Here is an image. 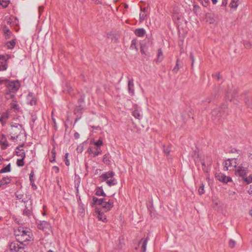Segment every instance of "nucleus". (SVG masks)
<instances>
[{
	"mask_svg": "<svg viewBox=\"0 0 252 252\" xmlns=\"http://www.w3.org/2000/svg\"><path fill=\"white\" fill-rule=\"evenodd\" d=\"M51 153L53 156V160H50V161L51 162H53V161H55V155H56V152H55V151L54 149H53L52 150V152H51Z\"/></svg>",
	"mask_w": 252,
	"mask_h": 252,
	"instance_id": "57",
	"label": "nucleus"
},
{
	"mask_svg": "<svg viewBox=\"0 0 252 252\" xmlns=\"http://www.w3.org/2000/svg\"><path fill=\"white\" fill-rule=\"evenodd\" d=\"M53 168L55 170L56 173H58L59 172V168L58 166H54Z\"/></svg>",
	"mask_w": 252,
	"mask_h": 252,
	"instance_id": "60",
	"label": "nucleus"
},
{
	"mask_svg": "<svg viewBox=\"0 0 252 252\" xmlns=\"http://www.w3.org/2000/svg\"><path fill=\"white\" fill-rule=\"evenodd\" d=\"M30 98H32V99L28 103L31 105H35L36 103V100L35 98L34 97H32V95L29 94L28 96V98L30 99Z\"/></svg>",
	"mask_w": 252,
	"mask_h": 252,
	"instance_id": "38",
	"label": "nucleus"
},
{
	"mask_svg": "<svg viewBox=\"0 0 252 252\" xmlns=\"http://www.w3.org/2000/svg\"><path fill=\"white\" fill-rule=\"evenodd\" d=\"M163 59L162 51L161 49H158V51L157 62H160Z\"/></svg>",
	"mask_w": 252,
	"mask_h": 252,
	"instance_id": "30",
	"label": "nucleus"
},
{
	"mask_svg": "<svg viewBox=\"0 0 252 252\" xmlns=\"http://www.w3.org/2000/svg\"><path fill=\"white\" fill-rule=\"evenodd\" d=\"M135 110L132 111V116L136 119H140L141 118V115L138 109V106L137 105H134Z\"/></svg>",
	"mask_w": 252,
	"mask_h": 252,
	"instance_id": "19",
	"label": "nucleus"
},
{
	"mask_svg": "<svg viewBox=\"0 0 252 252\" xmlns=\"http://www.w3.org/2000/svg\"><path fill=\"white\" fill-rule=\"evenodd\" d=\"M10 167V163H9L5 167H3L1 170H0V173L10 172L11 170Z\"/></svg>",
	"mask_w": 252,
	"mask_h": 252,
	"instance_id": "33",
	"label": "nucleus"
},
{
	"mask_svg": "<svg viewBox=\"0 0 252 252\" xmlns=\"http://www.w3.org/2000/svg\"><path fill=\"white\" fill-rule=\"evenodd\" d=\"M24 159H23V158H21L20 159H18L17 160V162H16V164L18 166H19V167H22V166H23L24 165Z\"/></svg>",
	"mask_w": 252,
	"mask_h": 252,
	"instance_id": "43",
	"label": "nucleus"
},
{
	"mask_svg": "<svg viewBox=\"0 0 252 252\" xmlns=\"http://www.w3.org/2000/svg\"><path fill=\"white\" fill-rule=\"evenodd\" d=\"M163 151L167 155H168L170 152V150L169 149V147H163Z\"/></svg>",
	"mask_w": 252,
	"mask_h": 252,
	"instance_id": "55",
	"label": "nucleus"
},
{
	"mask_svg": "<svg viewBox=\"0 0 252 252\" xmlns=\"http://www.w3.org/2000/svg\"><path fill=\"white\" fill-rule=\"evenodd\" d=\"M88 152L89 154H93L94 151L93 150V149L92 148L89 147L88 149Z\"/></svg>",
	"mask_w": 252,
	"mask_h": 252,
	"instance_id": "64",
	"label": "nucleus"
},
{
	"mask_svg": "<svg viewBox=\"0 0 252 252\" xmlns=\"http://www.w3.org/2000/svg\"><path fill=\"white\" fill-rule=\"evenodd\" d=\"M50 227V223L46 221H40L39 223L37 224V227L38 229L42 230H46Z\"/></svg>",
	"mask_w": 252,
	"mask_h": 252,
	"instance_id": "13",
	"label": "nucleus"
},
{
	"mask_svg": "<svg viewBox=\"0 0 252 252\" xmlns=\"http://www.w3.org/2000/svg\"><path fill=\"white\" fill-rule=\"evenodd\" d=\"M8 118L9 115L7 113H3L1 115L0 117V122L1 123L2 126H4L5 124V122Z\"/></svg>",
	"mask_w": 252,
	"mask_h": 252,
	"instance_id": "26",
	"label": "nucleus"
},
{
	"mask_svg": "<svg viewBox=\"0 0 252 252\" xmlns=\"http://www.w3.org/2000/svg\"><path fill=\"white\" fill-rule=\"evenodd\" d=\"M24 146V144H22L19 145L18 147H16V151H20V150H22V149H21V148L23 147Z\"/></svg>",
	"mask_w": 252,
	"mask_h": 252,
	"instance_id": "59",
	"label": "nucleus"
},
{
	"mask_svg": "<svg viewBox=\"0 0 252 252\" xmlns=\"http://www.w3.org/2000/svg\"><path fill=\"white\" fill-rule=\"evenodd\" d=\"M23 215L24 216H27L28 218H30L31 216L32 215V208H28L26 206H25V208L23 210Z\"/></svg>",
	"mask_w": 252,
	"mask_h": 252,
	"instance_id": "23",
	"label": "nucleus"
},
{
	"mask_svg": "<svg viewBox=\"0 0 252 252\" xmlns=\"http://www.w3.org/2000/svg\"><path fill=\"white\" fill-rule=\"evenodd\" d=\"M5 86L7 90L6 94H10L11 93H15L19 89L21 84L20 82L17 80L14 81H10L6 82Z\"/></svg>",
	"mask_w": 252,
	"mask_h": 252,
	"instance_id": "3",
	"label": "nucleus"
},
{
	"mask_svg": "<svg viewBox=\"0 0 252 252\" xmlns=\"http://www.w3.org/2000/svg\"><path fill=\"white\" fill-rule=\"evenodd\" d=\"M236 159L235 158L233 159H227L225 164V166L224 167V168H225V170H231V169L229 168L231 167H236Z\"/></svg>",
	"mask_w": 252,
	"mask_h": 252,
	"instance_id": "10",
	"label": "nucleus"
},
{
	"mask_svg": "<svg viewBox=\"0 0 252 252\" xmlns=\"http://www.w3.org/2000/svg\"><path fill=\"white\" fill-rule=\"evenodd\" d=\"M95 213L97 215V218L99 220L103 222H106L107 221L106 216L97 208H96Z\"/></svg>",
	"mask_w": 252,
	"mask_h": 252,
	"instance_id": "16",
	"label": "nucleus"
},
{
	"mask_svg": "<svg viewBox=\"0 0 252 252\" xmlns=\"http://www.w3.org/2000/svg\"><path fill=\"white\" fill-rule=\"evenodd\" d=\"M106 183L108 184L109 186H112L113 185H115L117 184V181L115 179H111L110 180H107L106 181Z\"/></svg>",
	"mask_w": 252,
	"mask_h": 252,
	"instance_id": "36",
	"label": "nucleus"
},
{
	"mask_svg": "<svg viewBox=\"0 0 252 252\" xmlns=\"http://www.w3.org/2000/svg\"><path fill=\"white\" fill-rule=\"evenodd\" d=\"M101 206L106 211H109L114 206V201L113 200L111 199L107 200V199L105 198V201H104V203H103Z\"/></svg>",
	"mask_w": 252,
	"mask_h": 252,
	"instance_id": "12",
	"label": "nucleus"
},
{
	"mask_svg": "<svg viewBox=\"0 0 252 252\" xmlns=\"http://www.w3.org/2000/svg\"><path fill=\"white\" fill-rule=\"evenodd\" d=\"M146 17V15L144 14H140V21H143Z\"/></svg>",
	"mask_w": 252,
	"mask_h": 252,
	"instance_id": "58",
	"label": "nucleus"
},
{
	"mask_svg": "<svg viewBox=\"0 0 252 252\" xmlns=\"http://www.w3.org/2000/svg\"><path fill=\"white\" fill-rule=\"evenodd\" d=\"M10 58V56L7 55L6 56L3 55H0V62L1 61H4V62L7 63V61Z\"/></svg>",
	"mask_w": 252,
	"mask_h": 252,
	"instance_id": "41",
	"label": "nucleus"
},
{
	"mask_svg": "<svg viewBox=\"0 0 252 252\" xmlns=\"http://www.w3.org/2000/svg\"><path fill=\"white\" fill-rule=\"evenodd\" d=\"M105 201V198H98L95 196L93 197V202L91 203L92 207H94L95 205H102L103 203Z\"/></svg>",
	"mask_w": 252,
	"mask_h": 252,
	"instance_id": "14",
	"label": "nucleus"
},
{
	"mask_svg": "<svg viewBox=\"0 0 252 252\" xmlns=\"http://www.w3.org/2000/svg\"><path fill=\"white\" fill-rule=\"evenodd\" d=\"M84 109V105H81V106H76L74 108V114L76 115V118L75 122H77L81 118V115L83 113V110Z\"/></svg>",
	"mask_w": 252,
	"mask_h": 252,
	"instance_id": "11",
	"label": "nucleus"
},
{
	"mask_svg": "<svg viewBox=\"0 0 252 252\" xmlns=\"http://www.w3.org/2000/svg\"><path fill=\"white\" fill-rule=\"evenodd\" d=\"M115 174L112 171H109L106 172L104 174H102L101 175V177L104 179L105 180H108L109 178H112L114 176Z\"/></svg>",
	"mask_w": 252,
	"mask_h": 252,
	"instance_id": "22",
	"label": "nucleus"
},
{
	"mask_svg": "<svg viewBox=\"0 0 252 252\" xmlns=\"http://www.w3.org/2000/svg\"><path fill=\"white\" fill-rule=\"evenodd\" d=\"M229 113L227 105L222 104L219 107L214 109L211 112L212 119L213 121L220 120L221 118H224Z\"/></svg>",
	"mask_w": 252,
	"mask_h": 252,
	"instance_id": "1",
	"label": "nucleus"
},
{
	"mask_svg": "<svg viewBox=\"0 0 252 252\" xmlns=\"http://www.w3.org/2000/svg\"><path fill=\"white\" fill-rule=\"evenodd\" d=\"M79 136H80V135H79V133H78L77 132H76L74 133V137L75 138V139H78L79 138Z\"/></svg>",
	"mask_w": 252,
	"mask_h": 252,
	"instance_id": "62",
	"label": "nucleus"
},
{
	"mask_svg": "<svg viewBox=\"0 0 252 252\" xmlns=\"http://www.w3.org/2000/svg\"><path fill=\"white\" fill-rule=\"evenodd\" d=\"M78 213L80 216L83 217L85 215V208L82 204H79L78 207Z\"/></svg>",
	"mask_w": 252,
	"mask_h": 252,
	"instance_id": "32",
	"label": "nucleus"
},
{
	"mask_svg": "<svg viewBox=\"0 0 252 252\" xmlns=\"http://www.w3.org/2000/svg\"><path fill=\"white\" fill-rule=\"evenodd\" d=\"M102 160H103V162L106 164H109V163L110 162V161L109 159V158H108V156L106 154H105L103 156Z\"/></svg>",
	"mask_w": 252,
	"mask_h": 252,
	"instance_id": "45",
	"label": "nucleus"
},
{
	"mask_svg": "<svg viewBox=\"0 0 252 252\" xmlns=\"http://www.w3.org/2000/svg\"><path fill=\"white\" fill-rule=\"evenodd\" d=\"M15 154L17 156L21 157L23 159H25L26 157V153L23 149H22V150L20 151H15Z\"/></svg>",
	"mask_w": 252,
	"mask_h": 252,
	"instance_id": "31",
	"label": "nucleus"
},
{
	"mask_svg": "<svg viewBox=\"0 0 252 252\" xmlns=\"http://www.w3.org/2000/svg\"><path fill=\"white\" fill-rule=\"evenodd\" d=\"M201 163L203 166L202 169L204 172H208V167H211L212 164V159L210 156H206L201 160Z\"/></svg>",
	"mask_w": 252,
	"mask_h": 252,
	"instance_id": "6",
	"label": "nucleus"
},
{
	"mask_svg": "<svg viewBox=\"0 0 252 252\" xmlns=\"http://www.w3.org/2000/svg\"><path fill=\"white\" fill-rule=\"evenodd\" d=\"M95 195L97 196H103L104 197L106 196V193L104 192L102 187H98L96 189Z\"/></svg>",
	"mask_w": 252,
	"mask_h": 252,
	"instance_id": "27",
	"label": "nucleus"
},
{
	"mask_svg": "<svg viewBox=\"0 0 252 252\" xmlns=\"http://www.w3.org/2000/svg\"><path fill=\"white\" fill-rule=\"evenodd\" d=\"M245 103L248 108H252V102L249 99H246Z\"/></svg>",
	"mask_w": 252,
	"mask_h": 252,
	"instance_id": "51",
	"label": "nucleus"
},
{
	"mask_svg": "<svg viewBox=\"0 0 252 252\" xmlns=\"http://www.w3.org/2000/svg\"><path fill=\"white\" fill-rule=\"evenodd\" d=\"M179 60L178 59L176 61V63L175 66L173 68L172 71L174 73H177L179 69L181 67V65L179 63Z\"/></svg>",
	"mask_w": 252,
	"mask_h": 252,
	"instance_id": "34",
	"label": "nucleus"
},
{
	"mask_svg": "<svg viewBox=\"0 0 252 252\" xmlns=\"http://www.w3.org/2000/svg\"><path fill=\"white\" fill-rule=\"evenodd\" d=\"M10 134L13 135L18 136L22 133V126L20 124L11 125Z\"/></svg>",
	"mask_w": 252,
	"mask_h": 252,
	"instance_id": "8",
	"label": "nucleus"
},
{
	"mask_svg": "<svg viewBox=\"0 0 252 252\" xmlns=\"http://www.w3.org/2000/svg\"><path fill=\"white\" fill-rule=\"evenodd\" d=\"M206 21L210 24H213L215 22V19L211 16H206Z\"/></svg>",
	"mask_w": 252,
	"mask_h": 252,
	"instance_id": "47",
	"label": "nucleus"
},
{
	"mask_svg": "<svg viewBox=\"0 0 252 252\" xmlns=\"http://www.w3.org/2000/svg\"><path fill=\"white\" fill-rule=\"evenodd\" d=\"M187 112V116H186V111L182 114V117L184 120H187L188 119L190 118L192 115V110L191 109H189Z\"/></svg>",
	"mask_w": 252,
	"mask_h": 252,
	"instance_id": "25",
	"label": "nucleus"
},
{
	"mask_svg": "<svg viewBox=\"0 0 252 252\" xmlns=\"http://www.w3.org/2000/svg\"><path fill=\"white\" fill-rule=\"evenodd\" d=\"M145 30L143 28L137 29L135 30V34L139 37H143L145 34Z\"/></svg>",
	"mask_w": 252,
	"mask_h": 252,
	"instance_id": "20",
	"label": "nucleus"
},
{
	"mask_svg": "<svg viewBox=\"0 0 252 252\" xmlns=\"http://www.w3.org/2000/svg\"><path fill=\"white\" fill-rule=\"evenodd\" d=\"M33 176H34V172L33 171H32L30 174V180L31 184L32 187L33 188V189H36V186L34 183V180L33 179Z\"/></svg>",
	"mask_w": 252,
	"mask_h": 252,
	"instance_id": "28",
	"label": "nucleus"
},
{
	"mask_svg": "<svg viewBox=\"0 0 252 252\" xmlns=\"http://www.w3.org/2000/svg\"><path fill=\"white\" fill-rule=\"evenodd\" d=\"M11 179L8 177H3L2 179H0V187L7 185L10 183Z\"/></svg>",
	"mask_w": 252,
	"mask_h": 252,
	"instance_id": "24",
	"label": "nucleus"
},
{
	"mask_svg": "<svg viewBox=\"0 0 252 252\" xmlns=\"http://www.w3.org/2000/svg\"><path fill=\"white\" fill-rule=\"evenodd\" d=\"M128 90L129 93L131 95H133L134 94V84L133 82V79L128 81Z\"/></svg>",
	"mask_w": 252,
	"mask_h": 252,
	"instance_id": "18",
	"label": "nucleus"
},
{
	"mask_svg": "<svg viewBox=\"0 0 252 252\" xmlns=\"http://www.w3.org/2000/svg\"><path fill=\"white\" fill-rule=\"evenodd\" d=\"M204 185L202 183L201 186L198 189V193L200 195L204 194Z\"/></svg>",
	"mask_w": 252,
	"mask_h": 252,
	"instance_id": "44",
	"label": "nucleus"
},
{
	"mask_svg": "<svg viewBox=\"0 0 252 252\" xmlns=\"http://www.w3.org/2000/svg\"><path fill=\"white\" fill-rule=\"evenodd\" d=\"M7 81H8V79H1V78H0V84H2L3 83H6V82Z\"/></svg>",
	"mask_w": 252,
	"mask_h": 252,
	"instance_id": "61",
	"label": "nucleus"
},
{
	"mask_svg": "<svg viewBox=\"0 0 252 252\" xmlns=\"http://www.w3.org/2000/svg\"><path fill=\"white\" fill-rule=\"evenodd\" d=\"M244 45L245 47L246 48H250L252 46L251 43L249 41H246L244 42Z\"/></svg>",
	"mask_w": 252,
	"mask_h": 252,
	"instance_id": "54",
	"label": "nucleus"
},
{
	"mask_svg": "<svg viewBox=\"0 0 252 252\" xmlns=\"http://www.w3.org/2000/svg\"><path fill=\"white\" fill-rule=\"evenodd\" d=\"M0 144L1 145V149L3 150L6 149L9 146V144L6 138L5 135L3 134H1V137L0 140Z\"/></svg>",
	"mask_w": 252,
	"mask_h": 252,
	"instance_id": "15",
	"label": "nucleus"
},
{
	"mask_svg": "<svg viewBox=\"0 0 252 252\" xmlns=\"http://www.w3.org/2000/svg\"><path fill=\"white\" fill-rule=\"evenodd\" d=\"M16 44V39H13L11 41H9L6 43V46L8 49H13Z\"/></svg>",
	"mask_w": 252,
	"mask_h": 252,
	"instance_id": "29",
	"label": "nucleus"
},
{
	"mask_svg": "<svg viewBox=\"0 0 252 252\" xmlns=\"http://www.w3.org/2000/svg\"><path fill=\"white\" fill-rule=\"evenodd\" d=\"M7 68V63L3 62H0V71L6 70Z\"/></svg>",
	"mask_w": 252,
	"mask_h": 252,
	"instance_id": "35",
	"label": "nucleus"
},
{
	"mask_svg": "<svg viewBox=\"0 0 252 252\" xmlns=\"http://www.w3.org/2000/svg\"><path fill=\"white\" fill-rule=\"evenodd\" d=\"M4 31L6 38H9L10 37V35L12 34V32L8 28H7L6 27H5Z\"/></svg>",
	"mask_w": 252,
	"mask_h": 252,
	"instance_id": "42",
	"label": "nucleus"
},
{
	"mask_svg": "<svg viewBox=\"0 0 252 252\" xmlns=\"http://www.w3.org/2000/svg\"><path fill=\"white\" fill-rule=\"evenodd\" d=\"M13 102L11 103V109L15 112H20L21 111V107L16 103V101L13 100Z\"/></svg>",
	"mask_w": 252,
	"mask_h": 252,
	"instance_id": "21",
	"label": "nucleus"
},
{
	"mask_svg": "<svg viewBox=\"0 0 252 252\" xmlns=\"http://www.w3.org/2000/svg\"><path fill=\"white\" fill-rule=\"evenodd\" d=\"M215 178L217 180L224 183H227L232 181V179L230 177L226 176L224 174L220 172L216 173L215 174Z\"/></svg>",
	"mask_w": 252,
	"mask_h": 252,
	"instance_id": "7",
	"label": "nucleus"
},
{
	"mask_svg": "<svg viewBox=\"0 0 252 252\" xmlns=\"http://www.w3.org/2000/svg\"><path fill=\"white\" fill-rule=\"evenodd\" d=\"M26 248L24 247L21 243L13 242L9 245V249L11 252H26Z\"/></svg>",
	"mask_w": 252,
	"mask_h": 252,
	"instance_id": "5",
	"label": "nucleus"
},
{
	"mask_svg": "<svg viewBox=\"0 0 252 252\" xmlns=\"http://www.w3.org/2000/svg\"><path fill=\"white\" fill-rule=\"evenodd\" d=\"M28 233V234H27V235L17 238L18 241L26 248L28 245L32 244L33 241L32 232L29 231Z\"/></svg>",
	"mask_w": 252,
	"mask_h": 252,
	"instance_id": "4",
	"label": "nucleus"
},
{
	"mask_svg": "<svg viewBox=\"0 0 252 252\" xmlns=\"http://www.w3.org/2000/svg\"><path fill=\"white\" fill-rule=\"evenodd\" d=\"M228 244L229 247H230L231 248H233L235 247L236 242L234 240L232 239H230L229 241Z\"/></svg>",
	"mask_w": 252,
	"mask_h": 252,
	"instance_id": "49",
	"label": "nucleus"
},
{
	"mask_svg": "<svg viewBox=\"0 0 252 252\" xmlns=\"http://www.w3.org/2000/svg\"><path fill=\"white\" fill-rule=\"evenodd\" d=\"M9 4V0H0V5L3 8H6Z\"/></svg>",
	"mask_w": 252,
	"mask_h": 252,
	"instance_id": "39",
	"label": "nucleus"
},
{
	"mask_svg": "<svg viewBox=\"0 0 252 252\" xmlns=\"http://www.w3.org/2000/svg\"><path fill=\"white\" fill-rule=\"evenodd\" d=\"M238 1L239 0H231L230 4L231 7L236 9L238 6Z\"/></svg>",
	"mask_w": 252,
	"mask_h": 252,
	"instance_id": "37",
	"label": "nucleus"
},
{
	"mask_svg": "<svg viewBox=\"0 0 252 252\" xmlns=\"http://www.w3.org/2000/svg\"><path fill=\"white\" fill-rule=\"evenodd\" d=\"M68 156V153H66L65 155L64 162H65V164L66 166H69L70 164L69 160L67 158Z\"/></svg>",
	"mask_w": 252,
	"mask_h": 252,
	"instance_id": "53",
	"label": "nucleus"
},
{
	"mask_svg": "<svg viewBox=\"0 0 252 252\" xmlns=\"http://www.w3.org/2000/svg\"><path fill=\"white\" fill-rule=\"evenodd\" d=\"M200 2L203 6L207 7L209 4V0H202Z\"/></svg>",
	"mask_w": 252,
	"mask_h": 252,
	"instance_id": "52",
	"label": "nucleus"
},
{
	"mask_svg": "<svg viewBox=\"0 0 252 252\" xmlns=\"http://www.w3.org/2000/svg\"><path fill=\"white\" fill-rule=\"evenodd\" d=\"M95 151L93 152L94 157H96L99 155L101 154V150H100V147H95Z\"/></svg>",
	"mask_w": 252,
	"mask_h": 252,
	"instance_id": "40",
	"label": "nucleus"
},
{
	"mask_svg": "<svg viewBox=\"0 0 252 252\" xmlns=\"http://www.w3.org/2000/svg\"><path fill=\"white\" fill-rule=\"evenodd\" d=\"M29 231H31L29 229L20 226L18 227L17 230L15 231V235L17 238H18V237H22L28 234V232Z\"/></svg>",
	"mask_w": 252,
	"mask_h": 252,
	"instance_id": "9",
	"label": "nucleus"
},
{
	"mask_svg": "<svg viewBox=\"0 0 252 252\" xmlns=\"http://www.w3.org/2000/svg\"><path fill=\"white\" fill-rule=\"evenodd\" d=\"M149 240V238L148 236H147L145 239H142L139 242V245L141 244H142L141 249L142 250V252H146L147 244Z\"/></svg>",
	"mask_w": 252,
	"mask_h": 252,
	"instance_id": "17",
	"label": "nucleus"
},
{
	"mask_svg": "<svg viewBox=\"0 0 252 252\" xmlns=\"http://www.w3.org/2000/svg\"><path fill=\"white\" fill-rule=\"evenodd\" d=\"M94 145L96 146V147H99L100 146L103 145L102 140L99 138L98 140L94 143Z\"/></svg>",
	"mask_w": 252,
	"mask_h": 252,
	"instance_id": "50",
	"label": "nucleus"
},
{
	"mask_svg": "<svg viewBox=\"0 0 252 252\" xmlns=\"http://www.w3.org/2000/svg\"><path fill=\"white\" fill-rule=\"evenodd\" d=\"M227 4V0H222L221 6H226Z\"/></svg>",
	"mask_w": 252,
	"mask_h": 252,
	"instance_id": "63",
	"label": "nucleus"
},
{
	"mask_svg": "<svg viewBox=\"0 0 252 252\" xmlns=\"http://www.w3.org/2000/svg\"><path fill=\"white\" fill-rule=\"evenodd\" d=\"M236 176H239L241 180L244 181L247 184H249L252 183V175H250L248 177V170L246 168L242 166H239L235 171Z\"/></svg>",
	"mask_w": 252,
	"mask_h": 252,
	"instance_id": "2",
	"label": "nucleus"
},
{
	"mask_svg": "<svg viewBox=\"0 0 252 252\" xmlns=\"http://www.w3.org/2000/svg\"><path fill=\"white\" fill-rule=\"evenodd\" d=\"M16 197L18 199H22L24 197V194L21 193L19 191H17L15 193Z\"/></svg>",
	"mask_w": 252,
	"mask_h": 252,
	"instance_id": "48",
	"label": "nucleus"
},
{
	"mask_svg": "<svg viewBox=\"0 0 252 252\" xmlns=\"http://www.w3.org/2000/svg\"><path fill=\"white\" fill-rule=\"evenodd\" d=\"M84 99L85 95L84 94L81 95L80 98L78 100L79 106H81V105H83L84 103Z\"/></svg>",
	"mask_w": 252,
	"mask_h": 252,
	"instance_id": "46",
	"label": "nucleus"
},
{
	"mask_svg": "<svg viewBox=\"0 0 252 252\" xmlns=\"http://www.w3.org/2000/svg\"><path fill=\"white\" fill-rule=\"evenodd\" d=\"M190 59L191 60V67H193L195 59H194V57L193 55V54L192 53H190Z\"/></svg>",
	"mask_w": 252,
	"mask_h": 252,
	"instance_id": "56",
	"label": "nucleus"
}]
</instances>
